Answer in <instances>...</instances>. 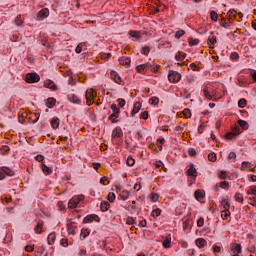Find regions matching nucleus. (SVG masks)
<instances>
[{
    "instance_id": "nucleus-33",
    "label": "nucleus",
    "mask_w": 256,
    "mask_h": 256,
    "mask_svg": "<svg viewBox=\"0 0 256 256\" xmlns=\"http://www.w3.org/2000/svg\"><path fill=\"white\" fill-rule=\"evenodd\" d=\"M85 45H86L85 42L79 43L75 49V53H77V54L81 53V51H83V47H85Z\"/></svg>"
},
{
    "instance_id": "nucleus-10",
    "label": "nucleus",
    "mask_w": 256,
    "mask_h": 256,
    "mask_svg": "<svg viewBox=\"0 0 256 256\" xmlns=\"http://www.w3.org/2000/svg\"><path fill=\"white\" fill-rule=\"evenodd\" d=\"M231 251L233 253V255H241L242 253V247L241 244H237V243H233L231 244Z\"/></svg>"
},
{
    "instance_id": "nucleus-15",
    "label": "nucleus",
    "mask_w": 256,
    "mask_h": 256,
    "mask_svg": "<svg viewBox=\"0 0 256 256\" xmlns=\"http://www.w3.org/2000/svg\"><path fill=\"white\" fill-rule=\"evenodd\" d=\"M112 137L121 139V137H123V130L121 129V127H116L113 131H112Z\"/></svg>"
},
{
    "instance_id": "nucleus-11",
    "label": "nucleus",
    "mask_w": 256,
    "mask_h": 256,
    "mask_svg": "<svg viewBox=\"0 0 256 256\" xmlns=\"http://www.w3.org/2000/svg\"><path fill=\"white\" fill-rule=\"evenodd\" d=\"M187 175L188 177H190V179H192V181H195V179H197V169H195V167L191 165L187 171Z\"/></svg>"
},
{
    "instance_id": "nucleus-30",
    "label": "nucleus",
    "mask_w": 256,
    "mask_h": 256,
    "mask_svg": "<svg viewBox=\"0 0 256 256\" xmlns=\"http://www.w3.org/2000/svg\"><path fill=\"white\" fill-rule=\"evenodd\" d=\"M55 239H57V235L55 233H50L48 235V245H53V243H55Z\"/></svg>"
},
{
    "instance_id": "nucleus-4",
    "label": "nucleus",
    "mask_w": 256,
    "mask_h": 256,
    "mask_svg": "<svg viewBox=\"0 0 256 256\" xmlns=\"http://www.w3.org/2000/svg\"><path fill=\"white\" fill-rule=\"evenodd\" d=\"M168 80L170 83H179V81H181V73L170 70L168 73Z\"/></svg>"
},
{
    "instance_id": "nucleus-44",
    "label": "nucleus",
    "mask_w": 256,
    "mask_h": 256,
    "mask_svg": "<svg viewBox=\"0 0 256 256\" xmlns=\"http://www.w3.org/2000/svg\"><path fill=\"white\" fill-rule=\"evenodd\" d=\"M150 52H151V48H149V46L143 47L140 51V53H142V55H149Z\"/></svg>"
},
{
    "instance_id": "nucleus-6",
    "label": "nucleus",
    "mask_w": 256,
    "mask_h": 256,
    "mask_svg": "<svg viewBox=\"0 0 256 256\" xmlns=\"http://www.w3.org/2000/svg\"><path fill=\"white\" fill-rule=\"evenodd\" d=\"M239 135H241V129L239 128V126H236L233 129V131L232 132H228L225 137H226V139L228 141H231V140L235 139V137H237Z\"/></svg>"
},
{
    "instance_id": "nucleus-53",
    "label": "nucleus",
    "mask_w": 256,
    "mask_h": 256,
    "mask_svg": "<svg viewBox=\"0 0 256 256\" xmlns=\"http://www.w3.org/2000/svg\"><path fill=\"white\" fill-rule=\"evenodd\" d=\"M150 199L153 203H156V201H159V194L152 193Z\"/></svg>"
},
{
    "instance_id": "nucleus-56",
    "label": "nucleus",
    "mask_w": 256,
    "mask_h": 256,
    "mask_svg": "<svg viewBox=\"0 0 256 256\" xmlns=\"http://www.w3.org/2000/svg\"><path fill=\"white\" fill-rule=\"evenodd\" d=\"M203 225H205V219L203 217H200L197 220V227H203Z\"/></svg>"
},
{
    "instance_id": "nucleus-57",
    "label": "nucleus",
    "mask_w": 256,
    "mask_h": 256,
    "mask_svg": "<svg viewBox=\"0 0 256 256\" xmlns=\"http://www.w3.org/2000/svg\"><path fill=\"white\" fill-rule=\"evenodd\" d=\"M60 244L62 245V247H69V242H68L67 238H62L60 240Z\"/></svg>"
},
{
    "instance_id": "nucleus-38",
    "label": "nucleus",
    "mask_w": 256,
    "mask_h": 256,
    "mask_svg": "<svg viewBox=\"0 0 256 256\" xmlns=\"http://www.w3.org/2000/svg\"><path fill=\"white\" fill-rule=\"evenodd\" d=\"M221 205L226 211H229V208L231 207V205L229 204V201H227L226 199L222 200Z\"/></svg>"
},
{
    "instance_id": "nucleus-37",
    "label": "nucleus",
    "mask_w": 256,
    "mask_h": 256,
    "mask_svg": "<svg viewBox=\"0 0 256 256\" xmlns=\"http://www.w3.org/2000/svg\"><path fill=\"white\" fill-rule=\"evenodd\" d=\"M210 19L214 22L217 21V19H219V14H217V12H215L214 10H212L210 12Z\"/></svg>"
},
{
    "instance_id": "nucleus-46",
    "label": "nucleus",
    "mask_w": 256,
    "mask_h": 256,
    "mask_svg": "<svg viewBox=\"0 0 256 256\" xmlns=\"http://www.w3.org/2000/svg\"><path fill=\"white\" fill-rule=\"evenodd\" d=\"M247 195H256V186H250Z\"/></svg>"
},
{
    "instance_id": "nucleus-45",
    "label": "nucleus",
    "mask_w": 256,
    "mask_h": 256,
    "mask_svg": "<svg viewBox=\"0 0 256 256\" xmlns=\"http://www.w3.org/2000/svg\"><path fill=\"white\" fill-rule=\"evenodd\" d=\"M149 104L150 105H159V99L157 97H151L149 99Z\"/></svg>"
},
{
    "instance_id": "nucleus-17",
    "label": "nucleus",
    "mask_w": 256,
    "mask_h": 256,
    "mask_svg": "<svg viewBox=\"0 0 256 256\" xmlns=\"http://www.w3.org/2000/svg\"><path fill=\"white\" fill-rule=\"evenodd\" d=\"M139 111H141V103L140 102H136L134 104V107L131 111V117H135V115H137V113H139Z\"/></svg>"
},
{
    "instance_id": "nucleus-19",
    "label": "nucleus",
    "mask_w": 256,
    "mask_h": 256,
    "mask_svg": "<svg viewBox=\"0 0 256 256\" xmlns=\"http://www.w3.org/2000/svg\"><path fill=\"white\" fill-rule=\"evenodd\" d=\"M41 169L42 172L44 173V175H51V173H53V168L45 165V164H41Z\"/></svg>"
},
{
    "instance_id": "nucleus-31",
    "label": "nucleus",
    "mask_w": 256,
    "mask_h": 256,
    "mask_svg": "<svg viewBox=\"0 0 256 256\" xmlns=\"http://www.w3.org/2000/svg\"><path fill=\"white\" fill-rule=\"evenodd\" d=\"M120 199H122V201H127V199H129V191L122 190L120 192Z\"/></svg>"
},
{
    "instance_id": "nucleus-9",
    "label": "nucleus",
    "mask_w": 256,
    "mask_h": 256,
    "mask_svg": "<svg viewBox=\"0 0 256 256\" xmlns=\"http://www.w3.org/2000/svg\"><path fill=\"white\" fill-rule=\"evenodd\" d=\"M144 65V69H146V71H153V73H157L159 71V65H156L154 61L151 62H147Z\"/></svg>"
},
{
    "instance_id": "nucleus-7",
    "label": "nucleus",
    "mask_w": 256,
    "mask_h": 256,
    "mask_svg": "<svg viewBox=\"0 0 256 256\" xmlns=\"http://www.w3.org/2000/svg\"><path fill=\"white\" fill-rule=\"evenodd\" d=\"M47 17H49V8H43L38 12L36 21H43Z\"/></svg>"
},
{
    "instance_id": "nucleus-18",
    "label": "nucleus",
    "mask_w": 256,
    "mask_h": 256,
    "mask_svg": "<svg viewBox=\"0 0 256 256\" xmlns=\"http://www.w3.org/2000/svg\"><path fill=\"white\" fill-rule=\"evenodd\" d=\"M119 63H120V65H123L124 67H129V65H131V58L121 57L119 59Z\"/></svg>"
},
{
    "instance_id": "nucleus-36",
    "label": "nucleus",
    "mask_w": 256,
    "mask_h": 256,
    "mask_svg": "<svg viewBox=\"0 0 256 256\" xmlns=\"http://www.w3.org/2000/svg\"><path fill=\"white\" fill-rule=\"evenodd\" d=\"M41 229H43V221H39L37 226L34 228L35 233L40 234L41 233Z\"/></svg>"
},
{
    "instance_id": "nucleus-43",
    "label": "nucleus",
    "mask_w": 256,
    "mask_h": 256,
    "mask_svg": "<svg viewBox=\"0 0 256 256\" xmlns=\"http://www.w3.org/2000/svg\"><path fill=\"white\" fill-rule=\"evenodd\" d=\"M247 105V100H245V99H240L239 101H238V107L240 108V109H244V107Z\"/></svg>"
},
{
    "instance_id": "nucleus-50",
    "label": "nucleus",
    "mask_w": 256,
    "mask_h": 256,
    "mask_svg": "<svg viewBox=\"0 0 256 256\" xmlns=\"http://www.w3.org/2000/svg\"><path fill=\"white\" fill-rule=\"evenodd\" d=\"M184 35H185V31H184V30H178V31L175 33L176 39H181V37H183Z\"/></svg>"
},
{
    "instance_id": "nucleus-39",
    "label": "nucleus",
    "mask_w": 256,
    "mask_h": 256,
    "mask_svg": "<svg viewBox=\"0 0 256 256\" xmlns=\"http://www.w3.org/2000/svg\"><path fill=\"white\" fill-rule=\"evenodd\" d=\"M234 197H235V201H238V203H242L243 204V201H244L243 194L236 193Z\"/></svg>"
},
{
    "instance_id": "nucleus-21",
    "label": "nucleus",
    "mask_w": 256,
    "mask_h": 256,
    "mask_svg": "<svg viewBox=\"0 0 256 256\" xmlns=\"http://www.w3.org/2000/svg\"><path fill=\"white\" fill-rule=\"evenodd\" d=\"M195 243L199 247V249H203V247H205V245H207V241L203 238H197L195 240Z\"/></svg>"
},
{
    "instance_id": "nucleus-22",
    "label": "nucleus",
    "mask_w": 256,
    "mask_h": 256,
    "mask_svg": "<svg viewBox=\"0 0 256 256\" xmlns=\"http://www.w3.org/2000/svg\"><path fill=\"white\" fill-rule=\"evenodd\" d=\"M204 97L208 99V101H211L213 99V94L209 91V87H205L203 89Z\"/></svg>"
},
{
    "instance_id": "nucleus-28",
    "label": "nucleus",
    "mask_w": 256,
    "mask_h": 256,
    "mask_svg": "<svg viewBox=\"0 0 256 256\" xmlns=\"http://www.w3.org/2000/svg\"><path fill=\"white\" fill-rule=\"evenodd\" d=\"M195 199L199 201V199H203L205 197V192L201 190H196L194 193Z\"/></svg>"
},
{
    "instance_id": "nucleus-12",
    "label": "nucleus",
    "mask_w": 256,
    "mask_h": 256,
    "mask_svg": "<svg viewBox=\"0 0 256 256\" xmlns=\"http://www.w3.org/2000/svg\"><path fill=\"white\" fill-rule=\"evenodd\" d=\"M92 221H97V223H99V221H101V218H99L97 214H91L84 218V223H91Z\"/></svg>"
},
{
    "instance_id": "nucleus-59",
    "label": "nucleus",
    "mask_w": 256,
    "mask_h": 256,
    "mask_svg": "<svg viewBox=\"0 0 256 256\" xmlns=\"http://www.w3.org/2000/svg\"><path fill=\"white\" fill-rule=\"evenodd\" d=\"M221 189H229V182L223 181L220 183Z\"/></svg>"
},
{
    "instance_id": "nucleus-32",
    "label": "nucleus",
    "mask_w": 256,
    "mask_h": 256,
    "mask_svg": "<svg viewBox=\"0 0 256 256\" xmlns=\"http://www.w3.org/2000/svg\"><path fill=\"white\" fill-rule=\"evenodd\" d=\"M208 161H211V163H215L217 161V154L215 152H211L208 154Z\"/></svg>"
},
{
    "instance_id": "nucleus-54",
    "label": "nucleus",
    "mask_w": 256,
    "mask_h": 256,
    "mask_svg": "<svg viewBox=\"0 0 256 256\" xmlns=\"http://www.w3.org/2000/svg\"><path fill=\"white\" fill-rule=\"evenodd\" d=\"M229 215H231V212H230L229 210H224V211H222V213H221L222 219H227V217H228Z\"/></svg>"
},
{
    "instance_id": "nucleus-26",
    "label": "nucleus",
    "mask_w": 256,
    "mask_h": 256,
    "mask_svg": "<svg viewBox=\"0 0 256 256\" xmlns=\"http://www.w3.org/2000/svg\"><path fill=\"white\" fill-rule=\"evenodd\" d=\"M55 103H57V100H55V98H48L46 102V106L48 107V109H53V107L55 106Z\"/></svg>"
},
{
    "instance_id": "nucleus-58",
    "label": "nucleus",
    "mask_w": 256,
    "mask_h": 256,
    "mask_svg": "<svg viewBox=\"0 0 256 256\" xmlns=\"http://www.w3.org/2000/svg\"><path fill=\"white\" fill-rule=\"evenodd\" d=\"M108 201L110 203H113V201H115V193L109 192V194H108Z\"/></svg>"
},
{
    "instance_id": "nucleus-27",
    "label": "nucleus",
    "mask_w": 256,
    "mask_h": 256,
    "mask_svg": "<svg viewBox=\"0 0 256 256\" xmlns=\"http://www.w3.org/2000/svg\"><path fill=\"white\" fill-rule=\"evenodd\" d=\"M220 25L221 27H224V29H229V27H231V20L227 21V19L222 18Z\"/></svg>"
},
{
    "instance_id": "nucleus-47",
    "label": "nucleus",
    "mask_w": 256,
    "mask_h": 256,
    "mask_svg": "<svg viewBox=\"0 0 256 256\" xmlns=\"http://www.w3.org/2000/svg\"><path fill=\"white\" fill-rule=\"evenodd\" d=\"M217 43V38L215 36H209L208 37V44L209 45H215Z\"/></svg>"
},
{
    "instance_id": "nucleus-61",
    "label": "nucleus",
    "mask_w": 256,
    "mask_h": 256,
    "mask_svg": "<svg viewBox=\"0 0 256 256\" xmlns=\"http://www.w3.org/2000/svg\"><path fill=\"white\" fill-rule=\"evenodd\" d=\"M126 223L127 225H135V219L133 217H128Z\"/></svg>"
},
{
    "instance_id": "nucleus-2",
    "label": "nucleus",
    "mask_w": 256,
    "mask_h": 256,
    "mask_svg": "<svg viewBox=\"0 0 256 256\" xmlns=\"http://www.w3.org/2000/svg\"><path fill=\"white\" fill-rule=\"evenodd\" d=\"M83 199H85L84 195H78V196L72 197L68 202L69 209H77V207H79V203H81Z\"/></svg>"
},
{
    "instance_id": "nucleus-35",
    "label": "nucleus",
    "mask_w": 256,
    "mask_h": 256,
    "mask_svg": "<svg viewBox=\"0 0 256 256\" xmlns=\"http://www.w3.org/2000/svg\"><path fill=\"white\" fill-rule=\"evenodd\" d=\"M136 71H137V73H143V74L147 73V70L145 69L144 64L138 65L136 67Z\"/></svg>"
},
{
    "instance_id": "nucleus-63",
    "label": "nucleus",
    "mask_w": 256,
    "mask_h": 256,
    "mask_svg": "<svg viewBox=\"0 0 256 256\" xmlns=\"http://www.w3.org/2000/svg\"><path fill=\"white\" fill-rule=\"evenodd\" d=\"M249 167V162H242L241 169L242 171H245Z\"/></svg>"
},
{
    "instance_id": "nucleus-23",
    "label": "nucleus",
    "mask_w": 256,
    "mask_h": 256,
    "mask_svg": "<svg viewBox=\"0 0 256 256\" xmlns=\"http://www.w3.org/2000/svg\"><path fill=\"white\" fill-rule=\"evenodd\" d=\"M185 57H187V54H186L185 52H178V53L175 55L176 61H180V62L185 61Z\"/></svg>"
},
{
    "instance_id": "nucleus-51",
    "label": "nucleus",
    "mask_w": 256,
    "mask_h": 256,
    "mask_svg": "<svg viewBox=\"0 0 256 256\" xmlns=\"http://www.w3.org/2000/svg\"><path fill=\"white\" fill-rule=\"evenodd\" d=\"M140 119H143L144 121H147L149 119V112L144 111L140 114Z\"/></svg>"
},
{
    "instance_id": "nucleus-49",
    "label": "nucleus",
    "mask_w": 256,
    "mask_h": 256,
    "mask_svg": "<svg viewBox=\"0 0 256 256\" xmlns=\"http://www.w3.org/2000/svg\"><path fill=\"white\" fill-rule=\"evenodd\" d=\"M126 163H127V165H128L129 167H133V165H135V159H133V157L129 156V157L127 158Z\"/></svg>"
},
{
    "instance_id": "nucleus-41",
    "label": "nucleus",
    "mask_w": 256,
    "mask_h": 256,
    "mask_svg": "<svg viewBox=\"0 0 256 256\" xmlns=\"http://www.w3.org/2000/svg\"><path fill=\"white\" fill-rule=\"evenodd\" d=\"M188 43H189L190 47H193L195 45H199V39L190 38V39H188Z\"/></svg>"
},
{
    "instance_id": "nucleus-52",
    "label": "nucleus",
    "mask_w": 256,
    "mask_h": 256,
    "mask_svg": "<svg viewBox=\"0 0 256 256\" xmlns=\"http://www.w3.org/2000/svg\"><path fill=\"white\" fill-rule=\"evenodd\" d=\"M8 151H9V146L7 145H4L0 148L1 155H5V153H8Z\"/></svg>"
},
{
    "instance_id": "nucleus-8",
    "label": "nucleus",
    "mask_w": 256,
    "mask_h": 256,
    "mask_svg": "<svg viewBox=\"0 0 256 256\" xmlns=\"http://www.w3.org/2000/svg\"><path fill=\"white\" fill-rule=\"evenodd\" d=\"M5 175H7L8 177H13L15 173L13 172V170L7 167H3L1 168V171H0V181H3V179H5Z\"/></svg>"
},
{
    "instance_id": "nucleus-14",
    "label": "nucleus",
    "mask_w": 256,
    "mask_h": 256,
    "mask_svg": "<svg viewBox=\"0 0 256 256\" xmlns=\"http://www.w3.org/2000/svg\"><path fill=\"white\" fill-rule=\"evenodd\" d=\"M110 77H111V79H113V81L115 82V83H117L118 85H120L121 84V76H119V73H117V71H111L110 72Z\"/></svg>"
},
{
    "instance_id": "nucleus-48",
    "label": "nucleus",
    "mask_w": 256,
    "mask_h": 256,
    "mask_svg": "<svg viewBox=\"0 0 256 256\" xmlns=\"http://www.w3.org/2000/svg\"><path fill=\"white\" fill-rule=\"evenodd\" d=\"M183 115H184V117H185V119H191V110H189V109H184L183 110Z\"/></svg>"
},
{
    "instance_id": "nucleus-64",
    "label": "nucleus",
    "mask_w": 256,
    "mask_h": 256,
    "mask_svg": "<svg viewBox=\"0 0 256 256\" xmlns=\"http://www.w3.org/2000/svg\"><path fill=\"white\" fill-rule=\"evenodd\" d=\"M190 69H192V71H199V66L195 65V63L190 64Z\"/></svg>"
},
{
    "instance_id": "nucleus-1",
    "label": "nucleus",
    "mask_w": 256,
    "mask_h": 256,
    "mask_svg": "<svg viewBox=\"0 0 256 256\" xmlns=\"http://www.w3.org/2000/svg\"><path fill=\"white\" fill-rule=\"evenodd\" d=\"M95 97H97V93L92 88H89L85 92L86 105L91 107L93 103H95Z\"/></svg>"
},
{
    "instance_id": "nucleus-55",
    "label": "nucleus",
    "mask_w": 256,
    "mask_h": 256,
    "mask_svg": "<svg viewBox=\"0 0 256 256\" xmlns=\"http://www.w3.org/2000/svg\"><path fill=\"white\" fill-rule=\"evenodd\" d=\"M230 59L232 61H237V59H239V54L237 52H232L230 55Z\"/></svg>"
},
{
    "instance_id": "nucleus-5",
    "label": "nucleus",
    "mask_w": 256,
    "mask_h": 256,
    "mask_svg": "<svg viewBox=\"0 0 256 256\" xmlns=\"http://www.w3.org/2000/svg\"><path fill=\"white\" fill-rule=\"evenodd\" d=\"M26 83H39L41 76L37 73H28L25 78Z\"/></svg>"
},
{
    "instance_id": "nucleus-60",
    "label": "nucleus",
    "mask_w": 256,
    "mask_h": 256,
    "mask_svg": "<svg viewBox=\"0 0 256 256\" xmlns=\"http://www.w3.org/2000/svg\"><path fill=\"white\" fill-rule=\"evenodd\" d=\"M188 154L190 155V157H194V155H197V151L195 150V148H189Z\"/></svg>"
},
{
    "instance_id": "nucleus-25",
    "label": "nucleus",
    "mask_w": 256,
    "mask_h": 256,
    "mask_svg": "<svg viewBox=\"0 0 256 256\" xmlns=\"http://www.w3.org/2000/svg\"><path fill=\"white\" fill-rule=\"evenodd\" d=\"M59 123H60L59 118H57V117L52 118V120L50 122L52 129H58Z\"/></svg>"
},
{
    "instance_id": "nucleus-62",
    "label": "nucleus",
    "mask_w": 256,
    "mask_h": 256,
    "mask_svg": "<svg viewBox=\"0 0 256 256\" xmlns=\"http://www.w3.org/2000/svg\"><path fill=\"white\" fill-rule=\"evenodd\" d=\"M119 107H125V99L119 98L117 100Z\"/></svg>"
},
{
    "instance_id": "nucleus-24",
    "label": "nucleus",
    "mask_w": 256,
    "mask_h": 256,
    "mask_svg": "<svg viewBox=\"0 0 256 256\" xmlns=\"http://www.w3.org/2000/svg\"><path fill=\"white\" fill-rule=\"evenodd\" d=\"M111 207V204L107 201H102L100 204V209L101 211L105 212V211H109V208Z\"/></svg>"
},
{
    "instance_id": "nucleus-40",
    "label": "nucleus",
    "mask_w": 256,
    "mask_h": 256,
    "mask_svg": "<svg viewBox=\"0 0 256 256\" xmlns=\"http://www.w3.org/2000/svg\"><path fill=\"white\" fill-rule=\"evenodd\" d=\"M152 217H154V219L155 218H157V217H159L160 215H161V209L160 208H156V209H154L153 211H152Z\"/></svg>"
},
{
    "instance_id": "nucleus-3",
    "label": "nucleus",
    "mask_w": 256,
    "mask_h": 256,
    "mask_svg": "<svg viewBox=\"0 0 256 256\" xmlns=\"http://www.w3.org/2000/svg\"><path fill=\"white\" fill-rule=\"evenodd\" d=\"M110 109L113 111V114L109 116V121H111V123H119V120H117V118L119 117V113H121V110L117 108V104H112L110 106Z\"/></svg>"
},
{
    "instance_id": "nucleus-42",
    "label": "nucleus",
    "mask_w": 256,
    "mask_h": 256,
    "mask_svg": "<svg viewBox=\"0 0 256 256\" xmlns=\"http://www.w3.org/2000/svg\"><path fill=\"white\" fill-rule=\"evenodd\" d=\"M129 35H131V37H133L134 39H141V34H139V32L137 31H130Z\"/></svg>"
},
{
    "instance_id": "nucleus-20",
    "label": "nucleus",
    "mask_w": 256,
    "mask_h": 256,
    "mask_svg": "<svg viewBox=\"0 0 256 256\" xmlns=\"http://www.w3.org/2000/svg\"><path fill=\"white\" fill-rule=\"evenodd\" d=\"M163 247H164V249H170L171 248V235H168L164 238Z\"/></svg>"
},
{
    "instance_id": "nucleus-34",
    "label": "nucleus",
    "mask_w": 256,
    "mask_h": 256,
    "mask_svg": "<svg viewBox=\"0 0 256 256\" xmlns=\"http://www.w3.org/2000/svg\"><path fill=\"white\" fill-rule=\"evenodd\" d=\"M227 15H229L230 19H237V11L235 9H230Z\"/></svg>"
},
{
    "instance_id": "nucleus-13",
    "label": "nucleus",
    "mask_w": 256,
    "mask_h": 256,
    "mask_svg": "<svg viewBox=\"0 0 256 256\" xmlns=\"http://www.w3.org/2000/svg\"><path fill=\"white\" fill-rule=\"evenodd\" d=\"M68 101H70V103H74V105H81V99H79L75 94L68 95Z\"/></svg>"
},
{
    "instance_id": "nucleus-29",
    "label": "nucleus",
    "mask_w": 256,
    "mask_h": 256,
    "mask_svg": "<svg viewBox=\"0 0 256 256\" xmlns=\"http://www.w3.org/2000/svg\"><path fill=\"white\" fill-rule=\"evenodd\" d=\"M238 125L242 129H244V131H247V129H249V123H247V121L245 120H238Z\"/></svg>"
},
{
    "instance_id": "nucleus-16",
    "label": "nucleus",
    "mask_w": 256,
    "mask_h": 256,
    "mask_svg": "<svg viewBox=\"0 0 256 256\" xmlns=\"http://www.w3.org/2000/svg\"><path fill=\"white\" fill-rule=\"evenodd\" d=\"M44 86L47 88V89H50L51 91H57V84H55V82L51 81V80H47L45 83H44Z\"/></svg>"
}]
</instances>
